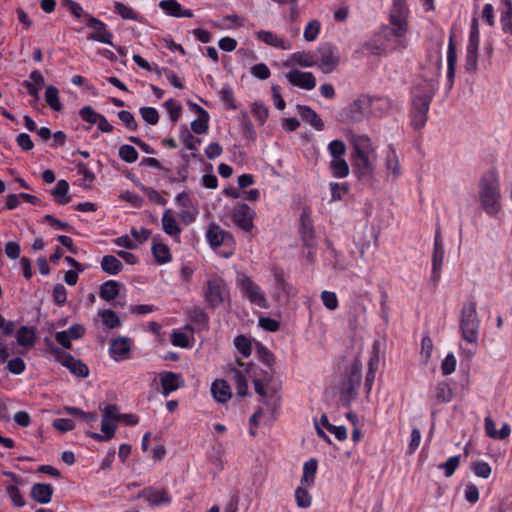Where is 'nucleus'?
I'll return each mask as SVG.
<instances>
[{"instance_id":"obj_1","label":"nucleus","mask_w":512,"mask_h":512,"mask_svg":"<svg viewBox=\"0 0 512 512\" xmlns=\"http://www.w3.org/2000/svg\"><path fill=\"white\" fill-rule=\"evenodd\" d=\"M238 367H231L229 375L234 382L238 396L248 395V382L252 380L255 392L263 398V403L272 414L280 407V398L276 395L277 386L273 383L271 371L256 372V366L236 360Z\"/></svg>"},{"instance_id":"obj_2","label":"nucleus","mask_w":512,"mask_h":512,"mask_svg":"<svg viewBox=\"0 0 512 512\" xmlns=\"http://www.w3.org/2000/svg\"><path fill=\"white\" fill-rule=\"evenodd\" d=\"M435 89L428 84L415 86L411 91L410 125L415 130H421L426 125L430 104L434 98Z\"/></svg>"},{"instance_id":"obj_3","label":"nucleus","mask_w":512,"mask_h":512,"mask_svg":"<svg viewBox=\"0 0 512 512\" xmlns=\"http://www.w3.org/2000/svg\"><path fill=\"white\" fill-rule=\"evenodd\" d=\"M479 201L481 207L489 216H495L501 209V192L498 175L490 171L479 181Z\"/></svg>"},{"instance_id":"obj_4","label":"nucleus","mask_w":512,"mask_h":512,"mask_svg":"<svg viewBox=\"0 0 512 512\" xmlns=\"http://www.w3.org/2000/svg\"><path fill=\"white\" fill-rule=\"evenodd\" d=\"M390 25L381 28L379 37L389 46L391 51H402L408 46L406 34L408 32L407 20L389 18Z\"/></svg>"},{"instance_id":"obj_5","label":"nucleus","mask_w":512,"mask_h":512,"mask_svg":"<svg viewBox=\"0 0 512 512\" xmlns=\"http://www.w3.org/2000/svg\"><path fill=\"white\" fill-rule=\"evenodd\" d=\"M121 413L115 405H108L103 409L101 431L102 433L88 432V436L96 441H108L113 438L117 423L120 422Z\"/></svg>"},{"instance_id":"obj_6","label":"nucleus","mask_w":512,"mask_h":512,"mask_svg":"<svg viewBox=\"0 0 512 512\" xmlns=\"http://www.w3.org/2000/svg\"><path fill=\"white\" fill-rule=\"evenodd\" d=\"M229 295V289L224 279L213 277L207 280L203 289L204 300L211 308L220 306Z\"/></svg>"},{"instance_id":"obj_7","label":"nucleus","mask_w":512,"mask_h":512,"mask_svg":"<svg viewBox=\"0 0 512 512\" xmlns=\"http://www.w3.org/2000/svg\"><path fill=\"white\" fill-rule=\"evenodd\" d=\"M315 54L317 55L316 66L325 74L333 72L340 63L339 48L330 42L320 44Z\"/></svg>"},{"instance_id":"obj_8","label":"nucleus","mask_w":512,"mask_h":512,"mask_svg":"<svg viewBox=\"0 0 512 512\" xmlns=\"http://www.w3.org/2000/svg\"><path fill=\"white\" fill-rule=\"evenodd\" d=\"M237 283L243 296L247 298L251 304L262 309L268 308V301L265 293L251 277L242 274L237 278Z\"/></svg>"},{"instance_id":"obj_9","label":"nucleus","mask_w":512,"mask_h":512,"mask_svg":"<svg viewBox=\"0 0 512 512\" xmlns=\"http://www.w3.org/2000/svg\"><path fill=\"white\" fill-rule=\"evenodd\" d=\"M206 240L213 249L224 246L228 249L223 255L228 257L233 253L235 241L232 234L222 229L218 224L211 223L206 231Z\"/></svg>"},{"instance_id":"obj_10","label":"nucleus","mask_w":512,"mask_h":512,"mask_svg":"<svg viewBox=\"0 0 512 512\" xmlns=\"http://www.w3.org/2000/svg\"><path fill=\"white\" fill-rule=\"evenodd\" d=\"M445 249L442 240L441 227L438 224L435 230L433 252H432V269L430 280L436 286L441 279V270L444 262Z\"/></svg>"},{"instance_id":"obj_11","label":"nucleus","mask_w":512,"mask_h":512,"mask_svg":"<svg viewBox=\"0 0 512 512\" xmlns=\"http://www.w3.org/2000/svg\"><path fill=\"white\" fill-rule=\"evenodd\" d=\"M372 106V97L361 95L349 105L346 110V117L350 122L359 123L372 114Z\"/></svg>"},{"instance_id":"obj_12","label":"nucleus","mask_w":512,"mask_h":512,"mask_svg":"<svg viewBox=\"0 0 512 512\" xmlns=\"http://www.w3.org/2000/svg\"><path fill=\"white\" fill-rule=\"evenodd\" d=\"M255 217L256 212L245 203H238L231 211L233 223L244 232L252 231Z\"/></svg>"},{"instance_id":"obj_13","label":"nucleus","mask_w":512,"mask_h":512,"mask_svg":"<svg viewBox=\"0 0 512 512\" xmlns=\"http://www.w3.org/2000/svg\"><path fill=\"white\" fill-rule=\"evenodd\" d=\"M85 23L88 28L93 30V32L88 35V40L97 41L113 46V33L107 30V25L103 21L95 18L91 14L86 13Z\"/></svg>"},{"instance_id":"obj_14","label":"nucleus","mask_w":512,"mask_h":512,"mask_svg":"<svg viewBox=\"0 0 512 512\" xmlns=\"http://www.w3.org/2000/svg\"><path fill=\"white\" fill-rule=\"evenodd\" d=\"M51 350L57 355V361L67 367L72 374L83 378L88 376V367L82 361L75 359L70 354H64L58 349L52 348Z\"/></svg>"},{"instance_id":"obj_15","label":"nucleus","mask_w":512,"mask_h":512,"mask_svg":"<svg viewBox=\"0 0 512 512\" xmlns=\"http://www.w3.org/2000/svg\"><path fill=\"white\" fill-rule=\"evenodd\" d=\"M286 78L291 85L301 89L312 90L316 86V78L312 72L294 69L286 73Z\"/></svg>"},{"instance_id":"obj_16","label":"nucleus","mask_w":512,"mask_h":512,"mask_svg":"<svg viewBox=\"0 0 512 512\" xmlns=\"http://www.w3.org/2000/svg\"><path fill=\"white\" fill-rule=\"evenodd\" d=\"M361 382V372L359 368L354 365L348 375L347 380L344 382L343 387L341 389L342 397H347L346 404L349 405L351 399L355 398L357 395V389Z\"/></svg>"},{"instance_id":"obj_17","label":"nucleus","mask_w":512,"mask_h":512,"mask_svg":"<svg viewBox=\"0 0 512 512\" xmlns=\"http://www.w3.org/2000/svg\"><path fill=\"white\" fill-rule=\"evenodd\" d=\"M84 333L85 328L81 324L76 323L67 330L56 332L55 339L63 348L70 349L72 341L80 339Z\"/></svg>"},{"instance_id":"obj_18","label":"nucleus","mask_w":512,"mask_h":512,"mask_svg":"<svg viewBox=\"0 0 512 512\" xmlns=\"http://www.w3.org/2000/svg\"><path fill=\"white\" fill-rule=\"evenodd\" d=\"M170 341L180 348H191L194 343V329L188 323L180 329L173 330Z\"/></svg>"},{"instance_id":"obj_19","label":"nucleus","mask_w":512,"mask_h":512,"mask_svg":"<svg viewBox=\"0 0 512 512\" xmlns=\"http://www.w3.org/2000/svg\"><path fill=\"white\" fill-rule=\"evenodd\" d=\"M351 164L359 179L369 178L373 174L374 166L370 155H351Z\"/></svg>"},{"instance_id":"obj_20","label":"nucleus","mask_w":512,"mask_h":512,"mask_svg":"<svg viewBox=\"0 0 512 512\" xmlns=\"http://www.w3.org/2000/svg\"><path fill=\"white\" fill-rule=\"evenodd\" d=\"M255 37L257 40L265 43L268 46L282 50L291 49V42L281 36H278L274 32L260 30L255 32Z\"/></svg>"},{"instance_id":"obj_21","label":"nucleus","mask_w":512,"mask_h":512,"mask_svg":"<svg viewBox=\"0 0 512 512\" xmlns=\"http://www.w3.org/2000/svg\"><path fill=\"white\" fill-rule=\"evenodd\" d=\"M296 109L304 123L309 124L316 131L324 130L325 125L323 120L310 106L298 104Z\"/></svg>"},{"instance_id":"obj_22","label":"nucleus","mask_w":512,"mask_h":512,"mask_svg":"<svg viewBox=\"0 0 512 512\" xmlns=\"http://www.w3.org/2000/svg\"><path fill=\"white\" fill-rule=\"evenodd\" d=\"M184 384L185 380L181 374L170 371L162 372V396H168Z\"/></svg>"},{"instance_id":"obj_23","label":"nucleus","mask_w":512,"mask_h":512,"mask_svg":"<svg viewBox=\"0 0 512 512\" xmlns=\"http://www.w3.org/2000/svg\"><path fill=\"white\" fill-rule=\"evenodd\" d=\"M457 63V50L453 37L450 36L447 47V85L452 88L455 78V69Z\"/></svg>"},{"instance_id":"obj_24","label":"nucleus","mask_w":512,"mask_h":512,"mask_svg":"<svg viewBox=\"0 0 512 512\" xmlns=\"http://www.w3.org/2000/svg\"><path fill=\"white\" fill-rule=\"evenodd\" d=\"M162 11L175 18H192L193 11L182 7L177 0H162Z\"/></svg>"},{"instance_id":"obj_25","label":"nucleus","mask_w":512,"mask_h":512,"mask_svg":"<svg viewBox=\"0 0 512 512\" xmlns=\"http://www.w3.org/2000/svg\"><path fill=\"white\" fill-rule=\"evenodd\" d=\"M131 348L130 339L126 337L116 338L110 345V354L113 359L120 361L126 359Z\"/></svg>"},{"instance_id":"obj_26","label":"nucleus","mask_w":512,"mask_h":512,"mask_svg":"<svg viewBox=\"0 0 512 512\" xmlns=\"http://www.w3.org/2000/svg\"><path fill=\"white\" fill-rule=\"evenodd\" d=\"M162 229L166 234L173 237L176 242H180L182 229L170 210H166L162 215Z\"/></svg>"},{"instance_id":"obj_27","label":"nucleus","mask_w":512,"mask_h":512,"mask_svg":"<svg viewBox=\"0 0 512 512\" xmlns=\"http://www.w3.org/2000/svg\"><path fill=\"white\" fill-rule=\"evenodd\" d=\"M297 64L301 67H313L317 65V55L312 51H298L291 54L286 66Z\"/></svg>"},{"instance_id":"obj_28","label":"nucleus","mask_w":512,"mask_h":512,"mask_svg":"<svg viewBox=\"0 0 512 512\" xmlns=\"http://www.w3.org/2000/svg\"><path fill=\"white\" fill-rule=\"evenodd\" d=\"M351 144L353 147L351 155H370L374 151L371 139L367 135H353Z\"/></svg>"},{"instance_id":"obj_29","label":"nucleus","mask_w":512,"mask_h":512,"mask_svg":"<svg viewBox=\"0 0 512 512\" xmlns=\"http://www.w3.org/2000/svg\"><path fill=\"white\" fill-rule=\"evenodd\" d=\"M195 112L198 114L197 119L191 122V129L195 134H204L209 128V114L201 106L194 104Z\"/></svg>"},{"instance_id":"obj_30","label":"nucleus","mask_w":512,"mask_h":512,"mask_svg":"<svg viewBox=\"0 0 512 512\" xmlns=\"http://www.w3.org/2000/svg\"><path fill=\"white\" fill-rule=\"evenodd\" d=\"M211 392L215 400L220 403H226L232 396L230 385L222 379H217L212 383Z\"/></svg>"},{"instance_id":"obj_31","label":"nucleus","mask_w":512,"mask_h":512,"mask_svg":"<svg viewBox=\"0 0 512 512\" xmlns=\"http://www.w3.org/2000/svg\"><path fill=\"white\" fill-rule=\"evenodd\" d=\"M53 487L50 484L36 483L32 486L31 497L40 504H47L51 501Z\"/></svg>"},{"instance_id":"obj_32","label":"nucleus","mask_w":512,"mask_h":512,"mask_svg":"<svg viewBox=\"0 0 512 512\" xmlns=\"http://www.w3.org/2000/svg\"><path fill=\"white\" fill-rule=\"evenodd\" d=\"M318 469V461L311 458L303 464V474L300 483L306 487H313L315 484L316 473Z\"/></svg>"},{"instance_id":"obj_33","label":"nucleus","mask_w":512,"mask_h":512,"mask_svg":"<svg viewBox=\"0 0 512 512\" xmlns=\"http://www.w3.org/2000/svg\"><path fill=\"white\" fill-rule=\"evenodd\" d=\"M69 184L66 180L61 179L57 182L55 188L51 191L55 202L59 205L68 204L71 201V196L68 195Z\"/></svg>"},{"instance_id":"obj_34","label":"nucleus","mask_w":512,"mask_h":512,"mask_svg":"<svg viewBox=\"0 0 512 512\" xmlns=\"http://www.w3.org/2000/svg\"><path fill=\"white\" fill-rule=\"evenodd\" d=\"M120 289V283L116 280H108L100 286L99 296L105 301L114 300Z\"/></svg>"},{"instance_id":"obj_35","label":"nucleus","mask_w":512,"mask_h":512,"mask_svg":"<svg viewBox=\"0 0 512 512\" xmlns=\"http://www.w3.org/2000/svg\"><path fill=\"white\" fill-rule=\"evenodd\" d=\"M479 322H460L462 337L471 344H476L479 335Z\"/></svg>"},{"instance_id":"obj_36","label":"nucleus","mask_w":512,"mask_h":512,"mask_svg":"<svg viewBox=\"0 0 512 512\" xmlns=\"http://www.w3.org/2000/svg\"><path fill=\"white\" fill-rule=\"evenodd\" d=\"M102 270L109 275H117L123 269L122 262L113 255H105L101 260Z\"/></svg>"},{"instance_id":"obj_37","label":"nucleus","mask_w":512,"mask_h":512,"mask_svg":"<svg viewBox=\"0 0 512 512\" xmlns=\"http://www.w3.org/2000/svg\"><path fill=\"white\" fill-rule=\"evenodd\" d=\"M301 239L307 248H314L316 246L315 235L313 226L310 221L301 218Z\"/></svg>"},{"instance_id":"obj_38","label":"nucleus","mask_w":512,"mask_h":512,"mask_svg":"<svg viewBox=\"0 0 512 512\" xmlns=\"http://www.w3.org/2000/svg\"><path fill=\"white\" fill-rule=\"evenodd\" d=\"M408 14L407 0H393L389 15L390 19L407 20Z\"/></svg>"},{"instance_id":"obj_39","label":"nucleus","mask_w":512,"mask_h":512,"mask_svg":"<svg viewBox=\"0 0 512 512\" xmlns=\"http://www.w3.org/2000/svg\"><path fill=\"white\" fill-rule=\"evenodd\" d=\"M330 172L334 178H345L349 174V165L343 157L332 159Z\"/></svg>"},{"instance_id":"obj_40","label":"nucleus","mask_w":512,"mask_h":512,"mask_svg":"<svg viewBox=\"0 0 512 512\" xmlns=\"http://www.w3.org/2000/svg\"><path fill=\"white\" fill-rule=\"evenodd\" d=\"M364 49L367 50L372 55H385L387 52L391 51L389 46L382 40L380 37L376 40L368 41L364 44Z\"/></svg>"},{"instance_id":"obj_41","label":"nucleus","mask_w":512,"mask_h":512,"mask_svg":"<svg viewBox=\"0 0 512 512\" xmlns=\"http://www.w3.org/2000/svg\"><path fill=\"white\" fill-rule=\"evenodd\" d=\"M386 169L393 178L401 175L399 159L394 149H391L386 156Z\"/></svg>"},{"instance_id":"obj_42","label":"nucleus","mask_w":512,"mask_h":512,"mask_svg":"<svg viewBox=\"0 0 512 512\" xmlns=\"http://www.w3.org/2000/svg\"><path fill=\"white\" fill-rule=\"evenodd\" d=\"M45 101L54 111H60L62 104L59 98V90L55 86H48L45 91Z\"/></svg>"},{"instance_id":"obj_43","label":"nucleus","mask_w":512,"mask_h":512,"mask_svg":"<svg viewBox=\"0 0 512 512\" xmlns=\"http://www.w3.org/2000/svg\"><path fill=\"white\" fill-rule=\"evenodd\" d=\"M310 487L303 486L300 483V486H298L295 490V500L296 504L300 508H308L311 506L312 503V496L308 492V489Z\"/></svg>"},{"instance_id":"obj_44","label":"nucleus","mask_w":512,"mask_h":512,"mask_svg":"<svg viewBox=\"0 0 512 512\" xmlns=\"http://www.w3.org/2000/svg\"><path fill=\"white\" fill-rule=\"evenodd\" d=\"M435 398L439 403H448L453 398V391L445 382H440L435 387Z\"/></svg>"},{"instance_id":"obj_45","label":"nucleus","mask_w":512,"mask_h":512,"mask_svg":"<svg viewBox=\"0 0 512 512\" xmlns=\"http://www.w3.org/2000/svg\"><path fill=\"white\" fill-rule=\"evenodd\" d=\"M234 345L237 348L238 352L245 358L249 357L252 352V343L251 340L244 336L238 335L234 339Z\"/></svg>"},{"instance_id":"obj_46","label":"nucleus","mask_w":512,"mask_h":512,"mask_svg":"<svg viewBox=\"0 0 512 512\" xmlns=\"http://www.w3.org/2000/svg\"><path fill=\"white\" fill-rule=\"evenodd\" d=\"M465 71L474 74L478 68V50L466 48Z\"/></svg>"},{"instance_id":"obj_47","label":"nucleus","mask_w":512,"mask_h":512,"mask_svg":"<svg viewBox=\"0 0 512 512\" xmlns=\"http://www.w3.org/2000/svg\"><path fill=\"white\" fill-rule=\"evenodd\" d=\"M321 23L314 19L307 23L304 29L303 37L307 42L315 41L320 33Z\"/></svg>"},{"instance_id":"obj_48","label":"nucleus","mask_w":512,"mask_h":512,"mask_svg":"<svg viewBox=\"0 0 512 512\" xmlns=\"http://www.w3.org/2000/svg\"><path fill=\"white\" fill-rule=\"evenodd\" d=\"M164 107L167 110L170 120L175 123L179 120L182 114L183 107L180 104V102L174 100V99H168L164 103Z\"/></svg>"},{"instance_id":"obj_49","label":"nucleus","mask_w":512,"mask_h":512,"mask_svg":"<svg viewBox=\"0 0 512 512\" xmlns=\"http://www.w3.org/2000/svg\"><path fill=\"white\" fill-rule=\"evenodd\" d=\"M479 43H480V32L478 27V20L477 18L472 19L470 32H469V38H468V44L466 48L469 49H479Z\"/></svg>"},{"instance_id":"obj_50","label":"nucleus","mask_w":512,"mask_h":512,"mask_svg":"<svg viewBox=\"0 0 512 512\" xmlns=\"http://www.w3.org/2000/svg\"><path fill=\"white\" fill-rule=\"evenodd\" d=\"M251 113L253 117L259 122L264 124L268 118V108L261 101H255L251 107Z\"/></svg>"},{"instance_id":"obj_51","label":"nucleus","mask_w":512,"mask_h":512,"mask_svg":"<svg viewBox=\"0 0 512 512\" xmlns=\"http://www.w3.org/2000/svg\"><path fill=\"white\" fill-rule=\"evenodd\" d=\"M17 341L22 346H32L35 341V333L33 329L22 327L17 333Z\"/></svg>"},{"instance_id":"obj_52","label":"nucleus","mask_w":512,"mask_h":512,"mask_svg":"<svg viewBox=\"0 0 512 512\" xmlns=\"http://www.w3.org/2000/svg\"><path fill=\"white\" fill-rule=\"evenodd\" d=\"M119 157L126 163H134L138 159V152L133 146L124 144L119 148Z\"/></svg>"},{"instance_id":"obj_53","label":"nucleus","mask_w":512,"mask_h":512,"mask_svg":"<svg viewBox=\"0 0 512 512\" xmlns=\"http://www.w3.org/2000/svg\"><path fill=\"white\" fill-rule=\"evenodd\" d=\"M460 459H461L460 455L452 456V457L448 458L447 461H445L444 463H441L439 465V469L444 470V474L446 477H451L455 473L456 469L458 468V466L460 464Z\"/></svg>"},{"instance_id":"obj_54","label":"nucleus","mask_w":512,"mask_h":512,"mask_svg":"<svg viewBox=\"0 0 512 512\" xmlns=\"http://www.w3.org/2000/svg\"><path fill=\"white\" fill-rule=\"evenodd\" d=\"M42 222L48 223L55 230L70 232L73 229L70 224H68L66 222H62L59 219H57L55 216L50 215V214L43 216Z\"/></svg>"},{"instance_id":"obj_55","label":"nucleus","mask_w":512,"mask_h":512,"mask_svg":"<svg viewBox=\"0 0 512 512\" xmlns=\"http://www.w3.org/2000/svg\"><path fill=\"white\" fill-rule=\"evenodd\" d=\"M330 190H331V201H340L343 198V195L348 193L349 186L347 183H336L331 182L329 184Z\"/></svg>"},{"instance_id":"obj_56","label":"nucleus","mask_w":512,"mask_h":512,"mask_svg":"<svg viewBox=\"0 0 512 512\" xmlns=\"http://www.w3.org/2000/svg\"><path fill=\"white\" fill-rule=\"evenodd\" d=\"M102 114L97 113L91 106L87 105L79 110L81 119L89 124H96Z\"/></svg>"},{"instance_id":"obj_57","label":"nucleus","mask_w":512,"mask_h":512,"mask_svg":"<svg viewBox=\"0 0 512 512\" xmlns=\"http://www.w3.org/2000/svg\"><path fill=\"white\" fill-rule=\"evenodd\" d=\"M433 351V341L430 338L428 334L424 335L421 340V357L425 364L428 363V361L431 358V354Z\"/></svg>"},{"instance_id":"obj_58","label":"nucleus","mask_w":512,"mask_h":512,"mask_svg":"<svg viewBox=\"0 0 512 512\" xmlns=\"http://www.w3.org/2000/svg\"><path fill=\"white\" fill-rule=\"evenodd\" d=\"M77 172L79 175L83 176L82 185L85 187H90L95 180V174L93 171L85 163L80 162L77 165Z\"/></svg>"},{"instance_id":"obj_59","label":"nucleus","mask_w":512,"mask_h":512,"mask_svg":"<svg viewBox=\"0 0 512 512\" xmlns=\"http://www.w3.org/2000/svg\"><path fill=\"white\" fill-rule=\"evenodd\" d=\"M471 469L476 476L484 479H487L492 472L491 466L485 461L474 462Z\"/></svg>"},{"instance_id":"obj_60","label":"nucleus","mask_w":512,"mask_h":512,"mask_svg":"<svg viewBox=\"0 0 512 512\" xmlns=\"http://www.w3.org/2000/svg\"><path fill=\"white\" fill-rule=\"evenodd\" d=\"M142 119L151 125H155L159 121V113L154 107H142L139 110Z\"/></svg>"},{"instance_id":"obj_61","label":"nucleus","mask_w":512,"mask_h":512,"mask_svg":"<svg viewBox=\"0 0 512 512\" xmlns=\"http://www.w3.org/2000/svg\"><path fill=\"white\" fill-rule=\"evenodd\" d=\"M373 106L372 113L373 114H382L387 111L391 107V100L387 97H372Z\"/></svg>"},{"instance_id":"obj_62","label":"nucleus","mask_w":512,"mask_h":512,"mask_svg":"<svg viewBox=\"0 0 512 512\" xmlns=\"http://www.w3.org/2000/svg\"><path fill=\"white\" fill-rule=\"evenodd\" d=\"M119 120L125 125V127L130 131H136L138 128V124L130 111L121 110L118 112Z\"/></svg>"},{"instance_id":"obj_63","label":"nucleus","mask_w":512,"mask_h":512,"mask_svg":"<svg viewBox=\"0 0 512 512\" xmlns=\"http://www.w3.org/2000/svg\"><path fill=\"white\" fill-rule=\"evenodd\" d=\"M330 155L335 158H342L346 153L345 143L341 140H333L328 144Z\"/></svg>"},{"instance_id":"obj_64","label":"nucleus","mask_w":512,"mask_h":512,"mask_svg":"<svg viewBox=\"0 0 512 512\" xmlns=\"http://www.w3.org/2000/svg\"><path fill=\"white\" fill-rule=\"evenodd\" d=\"M250 73L257 79L266 80L270 77L271 71L265 63H258L250 68Z\"/></svg>"}]
</instances>
